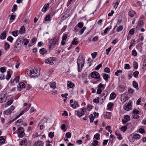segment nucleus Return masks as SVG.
<instances>
[{"mask_svg": "<svg viewBox=\"0 0 146 146\" xmlns=\"http://www.w3.org/2000/svg\"><path fill=\"white\" fill-rule=\"evenodd\" d=\"M27 73L28 75L32 77H35L40 75V72L35 69L28 71Z\"/></svg>", "mask_w": 146, "mask_h": 146, "instance_id": "obj_1", "label": "nucleus"}, {"mask_svg": "<svg viewBox=\"0 0 146 146\" xmlns=\"http://www.w3.org/2000/svg\"><path fill=\"white\" fill-rule=\"evenodd\" d=\"M58 38L56 37H55L53 39L51 40L49 43V48H53L55 45H58Z\"/></svg>", "mask_w": 146, "mask_h": 146, "instance_id": "obj_2", "label": "nucleus"}, {"mask_svg": "<svg viewBox=\"0 0 146 146\" xmlns=\"http://www.w3.org/2000/svg\"><path fill=\"white\" fill-rule=\"evenodd\" d=\"M77 63L78 66V71L80 72L84 64V61L83 58L79 57L77 59Z\"/></svg>", "mask_w": 146, "mask_h": 146, "instance_id": "obj_3", "label": "nucleus"}, {"mask_svg": "<svg viewBox=\"0 0 146 146\" xmlns=\"http://www.w3.org/2000/svg\"><path fill=\"white\" fill-rule=\"evenodd\" d=\"M55 59H56V58L52 57H50L45 59L44 60V62L48 64L53 65L54 64L53 61L54 60L56 61Z\"/></svg>", "mask_w": 146, "mask_h": 146, "instance_id": "obj_4", "label": "nucleus"}, {"mask_svg": "<svg viewBox=\"0 0 146 146\" xmlns=\"http://www.w3.org/2000/svg\"><path fill=\"white\" fill-rule=\"evenodd\" d=\"M15 107L14 106L12 105L11 106L10 108L7 109L6 110L3 112V113L6 115H8L11 114L12 111L15 109Z\"/></svg>", "mask_w": 146, "mask_h": 146, "instance_id": "obj_5", "label": "nucleus"}, {"mask_svg": "<svg viewBox=\"0 0 146 146\" xmlns=\"http://www.w3.org/2000/svg\"><path fill=\"white\" fill-rule=\"evenodd\" d=\"M7 96L6 94H2L0 95V103H2L6 102Z\"/></svg>", "mask_w": 146, "mask_h": 146, "instance_id": "obj_6", "label": "nucleus"}, {"mask_svg": "<svg viewBox=\"0 0 146 146\" xmlns=\"http://www.w3.org/2000/svg\"><path fill=\"white\" fill-rule=\"evenodd\" d=\"M132 102L129 101L128 104H125L123 106V109L126 111H129L131 109Z\"/></svg>", "mask_w": 146, "mask_h": 146, "instance_id": "obj_7", "label": "nucleus"}, {"mask_svg": "<svg viewBox=\"0 0 146 146\" xmlns=\"http://www.w3.org/2000/svg\"><path fill=\"white\" fill-rule=\"evenodd\" d=\"M90 76L92 78L96 79H100V76L99 73L97 72H92L90 74Z\"/></svg>", "mask_w": 146, "mask_h": 146, "instance_id": "obj_8", "label": "nucleus"}, {"mask_svg": "<svg viewBox=\"0 0 146 146\" xmlns=\"http://www.w3.org/2000/svg\"><path fill=\"white\" fill-rule=\"evenodd\" d=\"M18 130L19 133V137H22L24 136L25 133L23 127H19Z\"/></svg>", "mask_w": 146, "mask_h": 146, "instance_id": "obj_9", "label": "nucleus"}, {"mask_svg": "<svg viewBox=\"0 0 146 146\" xmlns=\"http://www.w3.org/2000/svg\"><path fill=\"white\" fill-rule=\"evenodd\" d=\"M49 5L50 3H49L45 4L42 9V11L44 12H45L47 11V9H49Z\"/></svg>", "mask_w": 146, "mask_h": 146, "instance_id": "obj_10", "label": "nucleus"}, {"mask_svg": "<svg viewBox=\"0 0 146 146\" xmlns=\"http://www.w3.org/2000/svg\"><path fill=\"white\" fill-rule=\"evenodd\" d=\"M44 143L42 141H37L34 144V146H43Z\"/></svg>", "mask_w": 146, "mask_h": 146, "instance_id": "obj_11", "label": "nucleus"}, {"mask_svg": "<svg viewBox=\"0 0 146 146\" xmlns=\"http://www.w3.org/2000/svg\"><path fill=\"white\" fill-rule=\"evenodd\" d=\"M20 144L21 146H26L27 145L26 138H24L23 140L20 142Z\"/></svg>", "mask_w": 146, "mask_h": 146, "instance_id": "obj_12", "label": "nucleus"}, {"mask_svg": "<svg viewBox=\"0 0 146 146\" xmlns=\"http://www.w3.org/2000/svg\"><path fill=\"white\" fill-rule=\"evenodd\" d=\"M70 106L73 109H76L79 106V105L77 102H75L73 104H70Z\"/></svg>", "mask_w": 146, "mask_h": 146, "instance_id": "obj_13", "label": "nucleus"}, {"mask_svg": "<svg viewBox=\"0 0 146 146\" xmlns=\"http://www.w3.org/2000/svg\"><path fill=\"white\" fill-rule=\"evenodd\" d=\"M19 32L20 34H22L25 33V26H22Z\"/></svg>", "mask_w": 146, "mask_h": 146, "instance_id": "obj_14", "label": "nucleus"}, {"mask_svg": "<svg viewBox=\"0 0 146 146\" xmlns=\"http://www.w3.org/2000/svg\"><path fill=\"white\" fill-rule=\"evenodd\" d=\"M129 140L131 142H133L134 141L135 139L133 134H131L129 136Z\"/></svg>", "mask_w": 146, "mask_h": 146, "instance_id": "obj_15", "label": "nucleus"}, {"mask_svg": "<svg viewBox=\"0 0 146 146\" xmlns=\"http://www.w3.org/2000/svg\"><path fill=\"white\" fill-rule=\"evenodd\" d=\"M128 125V124L127 123L125 125L122 126L120 128V130L123 132L127 130Z\"/></svg>", "mask_w": 146, "mask_h": 146, "instance_id": "obj_16", "label": "nucleus"}, {"mask_svg": "<svg viewBox=\"0 0 146 146\" xmlns=\"http://www.w3.org/2000/svg\"><path fill=\"white\" fill-rule=\"evenodd\" d=\"M133 87L135 88L137 90L139 89L138 84L135 81H134L133 82Z\"/></svg>", "mask_w": 146, "mask_h": 146, "instance_id": "obj_17", "label": "nucleus"}, {"mask_svg": "<svg viewBox=\"0 0 146 146\" xmlns=\"http://www.w3.org/2000/svg\"><path fill=\"white\" fill-rule=\"evenodd\" d=\"M49 84L51 88H53L54 89L56 88V83L55 82H50L49 83Z\"/></svg>", "mask_w": 146, "mask_h": 146, "instance_id": "obj_18", "label": "nucleus"}, {"mask_svg": "<svg viewBox=\"0 0 146 146\" xmlns=\"http://www.w3.org/2000/svg\"><path fill=\"white\" fill-rule=\"evenodd\" d=\"M128 14L129 16L131 17H133L136 14L135 12L133 11H131L129 12Z\"/></svg>", "mask_w": 146, "mask_h": 146, "instance_id": "obj_19", "label": "nucleus"}, {"mask_svg": "<svg viewBox=\"0 0 146 146\" xmlns=\"http://www.w3.org/2000/svg\"><path fill=\"white\" fill-rule=\"evenodd\" d=\"M6 36V33L3 32L1 35L0 36V38L2 39H5Z\"/></svg>", "mask_w": 146, "mask_h": 146, "instance_id": "obj_20", "label": "nucleus"}, {"mask_svg": "<svg viewBox=\"0 0 146 146\" xmlns=\"http://www.w3.org/2000/svg\"><path fill=\"white\" fill-rule=\"evenodd\" d=\"M25 87V83L21 82L19 84V86H18L19 88H22Z\"/></svg>", "mask_w": 146, "mask_h": 146, "instance_id": "obj_21", "label": "nucleus"}, {"mask_svg": "<svg viewBox=\"0 0 146 146\" xmlns=\"http://www.w3.org/2000/svg\"><path fill=\"white\" fill-rule=\"evenodd\" d=\"M4 48L5 50H7L10 47V45L7 42H5L4 43Z\"/></svg>", "mask_w": 146, "mask_h": 146, "instance_id": "obj_22", "label": "nucleus"}, {"mask_svg": "<svg viewBox=\"0 0 146 146\" xmlns=\"http://www.w3.org/2000/svg\"><path fill=\"white\" fill-rule=\"evenodd\" d=\"M6 79L7 80H8L11 77V75L10 72L9 71H8L7 72V75H6Z\"/></svg>", "mask_w": 146, "mask_h": 146, "instance_id": "obj_23", "label": "nucleus"}, {"mask_svg": "<svg viewBox=\"0 0 146 146\" xmlns=\"http://www.w3.org/2000/svg\"><path fill=\"white\" fill-rule=\"evenodd\" d=\"M78 39L76 38H75L72 40V43L73 44H77L78 43V41L77 40Z\"/></svg>", "mask_w": 146, "mask_h": 146, "instance_id": "obj_24", "label": "nucleus"}, {"mask_svg": "<svg viewBox=\"0 0 146 146\" xmlns=\"http://www.w3.org/2000/svg\"><path fill=\"white\" fill-rule=\"evenodd\" d=\"M40 52L41 54L43 55L46 52V51L44 48H42L40 50Z\"/></svg>", "mask_w": 146, "mask_h": 146, "instance_id": "obj_25", "label": "nucleus"}, {"mask_svg": "<svg viewBox=\"0 0 146 146\" xmlns=\"http://www.w3.org/2000/svg\"><path fill=\"white\" fill-rule=\"evenodd\" d=\"M110 142L109 143H110V144L111 145L112 143V142L113 140V135H110Z\"/></svg>", "mask_w": 146, "mask_h": 146, "instance_id": "obj_26", "label": "nucleus"}, {"mask_svg": "<svg viewBox=\"0 0 146 146\" xmlns=\"http://www.w3.org/2000/svg\"><path fill=\"white\" fill-rule=\"evenodd\" d=\"M98 141L94 140L93 141L92 144L93 146H96L98 145Z\"/></svg>", "mask_w": 146, "mask_h": 146, "instance_id": "obj_27", "label": "nucleus"}, {"mask_svg": "<svg viewBox=\"0 0 146 146\" xmlns=\"http://www.w3.org/2000/svg\"><path fill=\"white\" fill-rule=\"evenodd\" d=\"M120 2L119 0H117L115 3L114 4V7L115 9H116L118 5L119 4Z\"/></svg>", "mask_w": 146, "mask_h": 146, "instance_id": "obj_28", "label": "nucleus"}, {"mask_svg": "<svg viewBox=\"0 0 146 146\" xmlns=\"http://www.w3.org/2000/svg\"><path fill=\"white\" fill-rule=\"evenodd\" d=\"M67 86L68 87L70 88H72L74 86V85L71 82H68L67 83Z\"/></svg>", "mask_w": 146, "mask_h": 146, "instance_id": "obj_29", "label": "nucleus"}, {"mask_svg": "<svg viewBox=\"0 0 146 146\" xmlns=\"http://www.w3.org/2000/svg\"><path fill=\"white\" fill-rule=\"evenodd\" d=\"M89 117L90 119V122H93L94 119V117L93 115L92 114H90L89 116Z\"/></svg>", "mask_w": 146, "mask_h": 146, "instance_id": "obj_30", "label": "nucleus"}, {"mask_svg": "<svg viewBox=\"0 0 146 146\" xmlns=\"http://www.w3.org/2000/svg\"><path fill=\"white\" fill-rule=\"evenodd\" d=\"M133 135H134V136L135 139H139L141 137L140 135L139 134H135Z\"/></svg>", "mask_w": 146, "mask_h": 146, "instance_id": "obj_31", "label": "nucleus"}, {"mask_svg": "<svg viewBox=\"0 0 146 146\" xmlns=\"http://www.w3.org/2000/svg\"><path fill=\"white\" fill-rule=\"evenodd\" d=\"M115 134L117 136V138L119 140H121L122 139V138L121 136V135L117 133H115Z\"/></svg>", "mask_w": 146, "mask_h": 146, "instance_id": "obj_32", "label": "nucleus"}, {"mask_svg": "<svg viewBox=\"0 0 146 146\" xmlns=\"http://www.w3.org/2000/svg\"><path fill=\"white\" fill-rule=\"evenodd\" d=\"M111 26H110V27H108L106 28V29L105 31L104 32V34H107L108 33L107 31H109L111 29Z\"/></svg>", "mask_w": 146, "mask_h": 146, "instance_id": "obj_33", "label": "nucleus"}, {"mask_svg": "<svg viewBox=\"0 0 146 146\" xmlns=\"http://www.w3.org/2000/svg\"><path fill=\"white\" fill-rule=\"evenodd\" d=\"M50 16L49 14L47 15L45 18V20L46 21H50Z\"/></svg>", "mask_w": 146, "mask_h": 146, "instance_id": "obj_34", "label": "nucleus"}, {"mask_svg": "<svg viewBox=\"0 0 146 146\" xmlns=\"http://www.w3.org/2000/svg\"><path fill=\"white\" fill-rule=\"evenodd\" d=\"M5 141V139L3 136L0 137V143L2 144L4 143Z\"/></svg>", "mask_w": 146, "mask_h": 146, "instance_id": "obj_35", "label": "nucleus"}, {"mask_svg": "<svg viewBox=\"0 0 146 146\" xmlns=\"http://www.w3.org/2000/svg\"><path fill=\"white\" fill-rule=\"evenodd\" d=\"M86 29V27H83V29L81 30L79 32L78 34L79 35H81L84 32V31Z\"/></svg>", "mask_w": 146, "mask_h": 146, "instance_id": "obj_36", "label": "nucleus"}, {"mask_svg": "<svg viewBox=\"0 0 146 146\" xmlns=\"http://www.w3.org/2000/svg\"><path fill=\"white\" fill-rule=\"evenodd\" d=\"M100 134L99 133H97L94 135V137L97 140H99L100 139Z\"/></svg>", "mask_w": 146, "mask_h": 146, "instance_id": "obj_37", "label": "nucleus"}, {"mask_svg": "<svg viewBox=\"0 0 146 146\" xmlns=\"http://www.w3.org/2000/svg\"><path fill=\"white\" fill-rule=\"evenodd\" d=\"M139 74V72L137 71H135L133 72V75L135 78H137Z\"/></svg>", "mask_w": 146, "mask_h": 146, "instance_id": "obj_38", "label": "nucleus"}, {"mask_svg": "<svg viewBox=\"0 0 146 146\" xmlns=\"http://www.w3.org/2000/svg\"><path fill=\"white\" fill-rule=\"evenodd\" d=\"M54 136V133L50 132L48 134V136L51 138H52Z\"/></svg>", "mask_w": 146, "mask_h": 146, "instance_id": "obj_39", "label": "nucleus"}, {"mask_svg": "<svg viewBox=\"0 0 146 146\" xmlns=\"http://www.w3.org/2000/svg\"><path fill=\"white\" fill-rule=\"evenodd\" d=\"M123 27L122 26H120L117 29V31L119 32L121 31L123 29Z\"/></svg>", "mask_w": 146, "mask_h": 146, "instance_id": "obj_40", "label": "nucleus"}, {"mask_svg": "<svg viewBox=\"0 0 146 146\" xmlns=\"http://www.w3.org/2000/svg\"><path fill=\"white\" fill-rule=\"evenodd\" d=\"M133 68L135 69H137L138 68L137 63L136 62H134L133 63Z\"/></svg>", "mask_w": 146, "mask_h": 146, "instance_id": "obj_41", "label": "nucleus"}, {"mask_svg": "<svg viewBox=\"0 0 146 146\" xmlns=\"http://www.w3.org/2000/svg\"><path fill=\"white\" fill-rule=\"evenodd\" d=\"M19 76H17L16 78H15L13 80V82H12V83L13 82H14V81L15 80V81H16V82L17 83H18L19 82Z\"/></svg>", "mask_w": 146, "mask_h": 146, "instance_id": "obj_42", "label": "nucleus"}, {"mask_svg": "<svg viewBox=\"0 0 146 146\" xmlns=\"http://www.w3.org/2000/svg\"><path fill=\"white\" fill-rule=\"evenodd\" d=\"M98 87L99 88H101V89L103 90H104V89L105 88V87L101 83L99 85H98Z\"/></svg>", "mask_w": 146, "mask_h": 146, "instance_id": "obj_43", "label": "nucleus"}, {"mask_svg": "<svg viewBox=\"0 0 146 146\" xmlns=\"http://www.w3.org/2000/svg\"><path fill=\"white\" fill-rule=\"evenodd\" d=\"M135 40H133L132 41H131L130 42V45L129 47V49H131L132 46L133 45V44H135Z\"/></svg>", "mask_w": 146, "mask_h": 146, "instance_id": "obj_44", "label": "nucleus"}, {"mask_svg": "<svg viewBox=\"0 0 146 146\" xmlns=\"http://www.w3.org/2000/svg\"><path fill=\"white\" fill-rule=\"evenodd\" d=\"M124 118L127 121H129L130 119V117L129 115H125L124 116Z\"/></svg>", "mask_w": 146, "mask_h": 146, "instance_id": "obj_45", "label": "nucleus"}, {"mask_svg": "<svg viewBox=\"0 0 146 146\" xmlns=\"http://www.w3.org/2000/svg\"><path fill=\"white\" fill-rule=\"evenodd\" d=\"M103 77L104 79L106 80H108V75L107 74H105L104 75Z\"/></svg>", "mask_w": 146, "mask_h": 146, "instance_id": "obj_46", "label": "nucleus"}, {"mask_svg": "<svg viewBox=\"0 0 146 146\" xmlns=\"http://www.w3.org/2000/svg\"><path fill=\"white\" fill-rule=\"evenodd\" d=\"M106 129L111 133L112 132V131L111 129V127L110 126H107L106 127Z\"/></svg>", "mask_w": 146, "mask_h": 146, "instance_id": "obj_47", "label": "nucleus"}, {"mask_svg": "<svg viewBox=\"0 0 146 146\" xmlns=\"http://www.w3.org/2000/svg\"><path fill=\"white\" fill-rule=\"evenodd\" d=\"M132 55L135 56H136L137 55V52L135 50H133L132 52Z\"/></svg>", "mask_w": 146, "mask_h": 146, "instance_id": "obj_48", "label": "nucleus"}, {"mask_svg": "<svg viewBox=\"0 0 146 146\" xmlns=\"http://www.w3.org/2000/svg\"><path fill=\"white\" fill-rule=\"evenodd\" d=\"M17 5H14L13 6V8L12 9V11L14 12L17 9Z\"/></svg>", "mask_w": 146, "mask_h": 146, "instance_id": "obj_49", "label": "nucleus"}, {"mask_svg": "<svg viewBox=\"0 0 146 146\" xmlns=\"http://www.w3.org/2000/svg\"><path fill=\"white\" fill-rule=\"evenodd\" d=\"M142 68L144 70H146V60H144Z\"/></svg>", "mask_w": 146, "mask_h": 146, "instance_id": "obj_50", "label": "nucleus"}, {"mask_svg": "<svg viewBox=\"0 0 146 146\" xmlns=\"http://www.w3.org/2000/svg\"><path fill=\"white\" fill-rule=\"evenodd\" d=\"M77 113V115L79 117H80L81 116H82L81 113L79 112L78 111H75V113Z\"/></svg>", "mask_w": 146, "mask_h": 146, "instance_id": "obj_51", "label": "nucleus"}, {"mask_svg": "<svg viewBox=\"0 0 146 146\" xmlns=\"http://www.w3.org/2000/svg\"><path fill=\"white\" fill-rule=\"evenodd\" d=\"M66 137L67 138H70L71 136V134L70 132H68L65 135Z\"/></svg>", "mask_w": 146, "mask_h": 146, "instance_id": "obj_52", "label": "nucleus"}, {"mask_svg": "<svg viewBox=\"0 0 146 146\" xmlns=\"http://www.w3.org/2000/svg\"><path fill=\"white\" fill-rule=\"evenodd\" d=\"M113 104L112 103H108L107 105V107L109 109H111L112 108V106H113Z\"/></svg>", "mask_w": 146, "mask_h": 146, "instance_id": "obj_53", "label": "nucleus"}, {"mask_svg": "<svg viewBox=\"0 0 146 146\" xmlns=\"http://www.w3.org/2000/svg\"><path fill=\"white\" fill-rule=\"evenodd\" d=\"M99 97L97 98H95L93 100V102L95 103L98 104L99 102Z\"/></svg>", "mask_w": 146, "mask_h": 146, "instance_id": "obj_54", "label": "nucleus"}, {"mask_svg": "<svg viewBox=\"0 0 146 146\" xmlns=\"http://www.w3.org/2000/svg\"><path fill=\"white\" fill-rule=\"evenodd\" d=\"M29 42V40L27 39H24L23 41V42L25 45H27Z\"/></svg>", "mask_w": 146, "mask_h": 146, "instance_id": "obj_55", "label": "nucleus"}, {"mask_svg": "<svg viewBox=\"0 0 146 146\" xmlns=\"http://www.w3.org/2000/svg\"><path fill=\"white\" fill-rule=\"evenodd\" d=\"M13 101L12 100H10L7 101L6 103L7 106L11 105L13 103Z\"/></svg>", "mask_w": 146, "mask_h": 146, "instance_id": "obj_56", "label": "nucleus"}, {"mask_svg": "<svg viewBox=\"0 0 146 146\" xmlns=\"http://www.w3.org/2000/svg\"><path fill=\"white\" fill-rule=\"evenodd\" d=\"M97 54V52H93L92 54V58L93 59L95 58L96 57V56Z\"/></svg>", "mask_w": 146, "mask_h": 146, "instance_id": "obj_57", "label": "nucleus"}, {"mask_svg": "<svg viewBox=\"0 0 146 146\" xmlns=\"http://www.w3.org/2000/svg\"><path fill=\"white\" fill-rule=\"evenodd\" d=\"M110 96L111 99H114L116 96V94L114 93H112L110 95Z\"/></svg>", "mask_w": 146, "mask_h": 146, "instance_id": "obj_58", "label": "nucleus"}, {"mask_svg": "<svg viewBox=\"0 0 146 146\" xmlns=\"http://www.w3.org/2000/svg\"><path fill=\"white\" fill-rule=\"evenodd\" d=\"M0 70L1 72L2 73H4L6 71V69L4 67H2L0 68Z\"/></svg>", "mask_w": 146, "mask_h": 146, "instance_id": "obj_59", "label": "nucleus"}, {"mask_svg": "<svg viewBox=\"0 0 146 146\" xmlns=\"http://www.w3.org/2000/svg\"><path fill=\"white\" fill-rule=\"evenodd\" d=\"M124 68L125 69H129L130 68V66L129 64H125Z\"/></svg>", "mask_w": 146, "mask_h": 146, "instance_id": "obj_60", "label": "nucleus"}, {"mask_svg": "<svg viewBox=\"0 0 146 146\" xmlns=\"http://www.w3.org/2000/svg\"><path fill=\"white\" fill-rule=\"evenodd\" d=\"M17 33V31H13L12 32V34L13 36L15 37L17 36L18 35Z\"/></svg>", "mask_w": 146, "mask_h": 146, "instance_id": "obj_61", "label": "nucleus"}, {"mask_svg": "<svg viewBox=\"0 0 146 146\" xmlns=\"http://www.w3.org/2000/svg\"><path fill=\"white\" fill-rule=\"evenodd\" d=\"M102 64H100L98 65L95 68V69L96 70H98L99 69L102 67Z\"/></svg>", "mask_w": 146, "mask_h": 146, "instance_id": "obj_62", "label": "nucleus"}, {"mask_svg": "<svg viewBox=\"0 0 146 146\" xmlns=\"http://www.w3.org/2000/svg\"><path fill=\"white\" fill-rule=\"evenodd\" d=\"M104 71L105 72L109 73L110 72V69L108 67H106L104 69Z\"/></svg>", "mask_w": 146, "mask_h": 146, "instance_id": "obj_63", "label": "nucleus"}, {"mask_svg": "<svg viewBox=\"0 0 146 146\" xmlns=\"http://www.w3.org/2000/svg\"><path fill=\"white\" fill-rule=\"evenodd\" d=\"M78 26L80 28H82L83 26V25L82 23H79L78 24Z\"/></svg>", "mask_w": 146, "mask_h": 146, "instance_id": "obj_64", "label": "nucleus"}]
</instances>
